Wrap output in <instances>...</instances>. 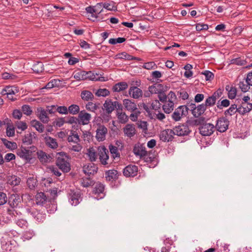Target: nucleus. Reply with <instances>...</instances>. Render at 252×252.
Returning a JSON list of instances; mask_svg holds the SVG:
<instances>
[{
	"instance_id": "obj_47",
	"label": "nucleus",
	"mask_w": 252,
	"mask_h": 252,
	"mask_svg": "<svg viewBox=\"0 0 252 252\" xmlns=\"http://www.w3.org/2000/svg\"><path fill=\"white\" fill-rule=\"evenodd\" d=\"M30 152L29 150H27L25 148H22L21 151L19 152L18 155L21 158L25 159H28L30 158Z\"/></svg>"
},
{
	"instance_id": "obj_32",
	"label": "nucleus",
	"mask_w": 252,
	"mask_h": 252,
	"mask_svg": "<svg viewBox=\"0 0 252 252\" xmlns=\"http://www.w3.org/2000/svg\"><path fill=\"white\" fill-rule=\"evenodd\" d=\"M88 74H89L83 70L76 71L73 73L74 78L78 81L86 80Z\"/></svg>"
},
{
	"instance_id": "obj_4",
	"label": "nucleus",
	"mask_w": 252,
	"mask_h": 252,
	"mask_svg": "<svg viewBox=\"0 0 252 252\" xmlns=\"http://www.w3.org/2000/svg\"><path fill=\"white\" fill-rule=\"evenodd\" d=\"M168 87L162 84L156 83L149 87V91L152 94H164Z\"/></svg>"
},
{
	"instance_id": "obj_54",
	"label": "nucleus",
	"mask_w": 252,
	"mask_h": 252,
	"mask_svg": "<svg viewBox=\"0 0 252 252\" xmlns=\"http://www.w3.org/2000/svg\"><path fill=\"white\" fill-rule=\"evenodd\" d=\"M225 90L228 92V94H237V89L235 87L233 86V85H226Z\"/></svg>"
},
{
	"instance_id": "obj_60",
	"label": "nucleus",
	"mask_w": 252,
	"mask_h": 252,
	"mask_svg": "<svg viewBox=\"0 0 252 252\" xmlns=\"http://www.w3.org/2000/svg\"><path fill=\"white\" fill-rule=\"evenodd\" d=\"M20 181L21 180L20 178L14 176L11 177V179L9 180V183L11 185L17 186L20 184Z\"/></svg>"
},
{
	"instance_id": "obj_27",
	"label": "nucleus",
	"mask_w": 252,
	"mask_h": 252,
	"mask_svg": "<svg viewBox=\"0 0 252 252\" xmlns=\"http://www.w3.org/2000/svg\"><path fill=\"white\" fill-rule=\"evenodd\" d=\"M128 84L126 82H121L116 84L112 88L113 92L120 93L126 89Z\"/></svg>"
},
{
	"instance_id": "obj_51",
	"label": "nucleus",
	"mask_w": 252,
	"mask_h": 252,
	"mask_svg": "<svg viewBox=\"0 0 252 252\" xmlns=\"http://www.w3.org/2000/svg\"><path fill=\"white\" fill-rule=\"evenodd\" d=\"M128 94H142V91L136 86L130 87L129 89Z\"/></svg>"
},
{
	"instance_id": "obj_30",
	"label": "nucleus",
	"mask_w": 252,
	"mask_h": 252,
	"mask_svg": "<svg viewBox=\"0 0 252 252\" xmlns=\"http://www.w3.org/2000/svg\"><path fill=\"white\" fill-rule=\"evenodd\" d=\"M116 115L120 123L125 124L127 122L128 120V116L126 114L125 112L122 111V109H118L117 110Z\"/></svg>"
},
{
	"instance_id": "obj_53",
	"label": "nucleus",
	"mask_w": 252,
	"mask_h": 252,
	"mask_svg": "<svg viewBox=\"0 0 252 252\" xmlns=\"http://www.w3.org/2000/svg\"><path fill=\"white\" fill-rule=\"evenodd\" d=\"M85 107L87 110L93 112H95L98 107L96 104L92 102H88Z\"/></svg>"
},
{
	"instance_id": "obj_37",
	"label": "nucleus",
	"mask_w": 252,
	"mask_h": 252,
	"mask_svg": "<svg viewBox=\"0 0 252 252\" xmlns=\"http://www.w3.org/2000/svg\"><path fill=\"white\" fill-rule=\"evenodd\" d=\"M32 126L34 127L39 132H43L44 129V126L37 120H32L31 122Z\"/></svg>"
},
{
	"instance_id": "obj_1",
	"label": "nucleus",
	"mask_w": 252,
	"mask_h": 252,
	"mask_svg": "<svg viewBox=\"0 0 252 252\" xmlns=\"http://www.w3.org/2000/svg\"><path fill=\"white\" fill-rule=\"evenodd\" d=\"M57 155L56 165L63 172H69L70 168L67 155L64 152L58 153Z\"/></svg>"
},
{
	"instance_id": "obj_9",
	"label": "nucleus",
	"mask_w": 252,
	"mask_h": 252,
	"mask_svg": "<svg viewBox=\"0 0 252 252\" xmlns=\"http://www.w3.org/2000/svg\"><path fill=\"white\" fill-rule=\"evenodd\" d=\"M215 126L213 124H204L200 128V133L203 136L211 135L214 131Z\"/></svg>"
},
{
	"instance_id": "obj_48",
	"label": "nucleus",
	"mask_w": 252,
	"mask_h": 252,
	"mask_svg": "<svg viewBox=\"0 0 252 252\" xmlns=\"http://www.w3.org/2000/svg\"><path fill=\"white\" fill-rule=\"evenodd\" d=\"M111 113H108L106 112L103 111L100 115L102 123H108L111 119Z\"/></svg>"
},
{
	"instance_id": "obj_36",
	"label": "nucleus",
	"mask_w": 252,
	"mask_h": 252,
	"mask_svg": "<svg viewBox=\"0 0 252 252\" xmlns=\"http://www.w3.org/2000/svg\"><path fill=\"white\" fill-rule=\"evenodd\" d=\"M102 110L108 113H111L114 110V106L111 102L106 101L103 104Z\"/></svg>"
},
{
	"instance_id": "obj_16",
	"label": "nucleus",
	"mask_w": 252,
	"mask_h": 252,
	"mask_svg": "<svg viewBox=\"0 0 252 252\" xmlns=\"http://www.w3.org/2000/svg\"><path fill=\"white\" fill-rule=\"evenodd\" d=\"M19 88L15 86H6L1 92V94H15L19 93Z\"/></svg>"
},
{
	"instance_id": "obj_33",
	"label": "nucleus",
	"mask_w": 252,
	"mask_h": 252,
	"mask_svg": "<svg viewBox=\"0 0 252 252\" xmlns=\"http://www.w3.org/2000/svg\"><path fill=\"white\" fill-rule=\"evenodd\" d=\"M123 104L125 106V108L129 111H134L135 110H137L136 105L133 102H132L129 99H125L123 101Z\"/></svg>"
},
{
	"instance_id": "obj_38",
	"label": "nucleus",
	"mask_w": 252,
	"mask_h": 252,
	"mask_svg": "<svg viewBox=\"0 0 252 252\" xmlns=\"http://www.w3.org/2000/svg\"><path fill=\"white\" fill-rule=\"evenodd\" d=\"M32 69L37 73H41L44 70L43 64L41 62H37L33 64Z\"/></svg>"
},
{
	"instance_id": "obj_57",
	"label": "nucleus",
	"mask_w": 252,
	"mask_h": 252,
	"mask_svg": "<svg viewBox=\"0 0 252 252\" xmlns=\"http://www.w3.org/2000/svg\"><path fill=\"white\" fill-rule=\"evenodd\" d=\"M201 74L205 76V79L207 81H211L214 79V74L209 70H205L202 72Z\"/></svg>"
},
{
	"instance_id": "obj_8",
	"label": "nucleus",
	"mask_w": 252,
	"mask_h": 252,
	"mask_svg": "<svg viewBox=\"0 0 252 252\" xmlns=\"http://www.w3.org/2000/svg\"><path fill=\"white\" fill-rule=\"evenodd\" d=\"M172 130L174 135H177L179 136L187 135L190 132L188 126L185 125L176 126Z\"/></svg>"
},
{
	"instance_id": "obj_6",
	"label": "nucleus",
	"mask_w": 252,
	"mask_h": 252,
	"mask_svg": "<svg viewBox=\"0 0 252 252\" xmlns=\"http://www.w3.org/2000/svg\"><path fill=\"white\" fill-rule=\"evenodd\" d=\"M92 119V115L86 112L85 110L81 111L78 116V122L80 125H87L89 124Z\"/></svg>"
},
{
	"instance_id": "obj_14",
	"label": "nucleus",
	"mask_w": 252,
	"mask_h": 252,
	"mask_svg": "<svg viewBox=\"0 0 252 252\" xmlns=\"http://www.w3.org/2000/svg\"><path fill=\"white\" fill-rule=\"evenodd\" d=\"M22 199L18 194H12L9 197L8 204L12 208L16 207L21 202Z\"/></svg>"
},
{
	"instance_id": "obj_34",
	"label": "nucleus",
	"mask_w": 252,
	"mask_h": 252,
	"mask_svg": "<svg viewBox=\"0 0 252 252\" xmlns=\"http://www.w3.org/2000/svg\"><path fill=\"white\" fill-rule=\"evenodd\" d=\"M97 5V6L103 7L109 11L115 10H116L117 8L116 6L115 5V3L114 2V1H111L110 2L98 3Z\"/></svg>"
},
{
	"instance_id": "obj_25",
	"label": "nucleus",
	"mask_w": 252,
	"mask_h": 252,
	"mask_svg": "<svg viewBox=\"0 0 252 252\" xmlns=\"http://www.w3.org/2000/svg\"><path fill=\"white\" fill-rule=\"evenodd\" d=\"M106 180L109 181H113L118 178V171L112 169L106 171L105 173Z\"/></svg>"
},
{
	"instance_id": "obj_23",
	"label": "nucleus",
	"mask_w": 252,
	"mask_h": 252,
	"mask_svg": "<svg viewBox=\"0 0 252 252\" xmlns=\"http://www.w3.org/2000/svg\"><path fill=\"white\" fill-rule=\"evenodd\" d=\"M205 122V119L203 117L199 116L194 118H191L189 121L188 124L191 126H197L203 125Z\"/></svg>"
},
{
	"instance_id": "obj_46",
	"label": "nucleus",
	"mask_w": 252,
	"mask_h": 252,
	"mask_svg": "<svg viewBox=\"0 0 252 252\" xmlns=\"http://www.w3.org/2000/svg\"><path fill=\"white\" fill-rule=\"evenodd\" d=\"M23 142L25 145H30L32 143V134L29 133L25 135L23 138Z\"/></svg>"
},
{
	"instance_id": "obj_18",
	"label": "nucleus",
	"mask_w": 252,
	"mask_h": 252,
	"mask_svg": "<svg viewBox=\"0 0 252 252\" xmlns=\"http://www.w3.org/2000/svg\"><path fill=\"white\" fill-rule=\"evenodd\" d=\"M252 110V102H242L241 105L238 107V113L242 115H244Z\"/></svg>"
},
{
	"instance_id": "obj_29",
	"label": "nucleus",
	"mask_w": 252,
	"mask_h": 252,
	"mask_svg": "<svg viewBox=\"0 0 252 252\" xmlns=\"http://www.w3.org/2000/svg\"><path fill=\"white\" fill-rule=\"evenodd\" d=\"M172 98L173 97L171 96V99L169 98L168 100L166 101L162 106L163 110L167 114H169L173 110L174 103L172 100Z\"/></svg>"
},
{
	"instance_id": "obj_56",
	"label": "nucleus",
	"mask_w": 252,
	"mask_h": 252,
	"mask_svg": "<svg viewBox=\"0 0 252 252\" xmlns=\"http://www.w3.org/2000/svg\"><path fill=\"white\" fill-rule=\"evenodd\" d=\"M68 148L70 150L79 152L82 150V146L78 143H75L74 145L70 144L68 146Z\"/></svg>"
},
{
	"instance_id": "obj_19",
	"label": "nucleus",
	"mask_w": 252,
	"mask_h": 252,
	"mask_svg": "<svg viewBox=\"0 0 252 252\" xmlns=\"http://www.w3.org/2000/svg\"><path fill=\"white\" fill-rule=\"evenodd\" d=\"M97 167L93 163H90L85 165L83 167V171L84 173L89 176L94 175L96 173Z\"/></svg>"
},
{
	"instance_id": "obj_5",
	"label": "nucleus",
	"mask_w": 252,
	"mask_h": 252,
	"mask_svg": "<svg viewBox=\"0 0 252 252\" xmlns=\"http://www.w3.org/2000/svg\"><path fill=\"white\" fill-rule=\"evenodd\" d=\"M229 125V121L224 117H221L219 118L216 125V128L220 132H223L225 131Z\"/></svg>"
},
{
	"instance_id": "obj_3",
	"label": "nucleus",
	"mask_w": 252,
	"mask_h": 252,
	"mask_svg": "<svg viewBox=\"0 0 252 252\" xmlns=\"http://www.w3.org/2000/svg\"><path fill=\"white\" fill-rule=\"evenodd\" d=\"M189 110V108L186 105L180 106L175 109L171 115V118L175 122L179 121L182 118L188 115Z\"/></svg>"
},
{
	"instance_id": "obj_10",
	"label": "nucleus",
	"mask_w": 252,
	"mask_h": 252,
	"mask_svg": "<svg viewBox=\"0 0 252 252\" xmlns=\"http://www.w3.org/2000/svg\"><path fill=\"white\" fill-rule=\"evenodd\" d=\"M107 128L103 125H99L96 130L95 137L98 141H103L105 139L107 133Z\"/></svg>"
},
{
	"instance_id": "obj_39",
	"label": "nucleus",
	"mask_w": 252,
	"mask_h": 252,
	"mask_svg": "<svg viewBox=\"0 0 252 252\" xmlns=\"http://www.w3.org/2000/svg\"><path fill=\"white\" fill-rule=\"evenodd\" d=\"M104 189V185L100 183H96L94 185L93 192L95 194H99L103 192Z\"/></svg>"
},
{
	"instance_id": "obj_45",
	"label": "nucleus",
	"mask_w": 252,
	"mask_h": 252,
	"mask_svg": "<svg viewBox=\"0 0 252 252\" xmlns=\"http://www.w3.org/2000/svg\"><path fill=\"white\" fill-rule=\"evenodd\" d=\"M184 68L186 70L184 76L187 78L191 77L193 74L192 72L190 70L192 68V66L188 63L184 67Z\"/></svg>"
},
{
	"instance_id": "obj_58",
	"label": "nucleus",
	"mask_w": 252,
	"mask_h": 252,
	"mask_svg": "<svg viewBox=\"0 0 252 252\" xmlns=\"http://www.w3.org/2000/svg\"><path fill=\"white\" fill-rule=\"evenodd\" d=\"M67 140L69 143H77L79 141V137L77 134H72L68 137Z\"/></svg>"
},
{
	"instance_id": "obj_63",
	"label": "nucleus",
	"mask_w": 252,
	"mask_h": 252,
	"mask_svg": "<svg viewBox=\"0 0 252 252\" xmlns=\"http://www.w3.org/2000/svg\"><path fill=\"white\" fill-rule=\"evenodd\" d=\"M144 68L147 69H155L157 67L156 63L153 62H148L145 63L143 66Z\"/></svg>"
},
{
	"instance_id": "obj_43",
	"label": "nucleus",
	"mask_w": 252,
	"mask_h": 252,
	"mask_svg": "<svg viewBox=\"0 0 252 252\" xmlns=\"http://www.w3.org/2000/svg\"><path fill=\"white\" fill-rule=\"evenodd\" d=\"M109 150L113 159H115L120 157V153L118 152V148L113 145L109 146Z\"/></svg>"
},
{
	"instance_id": "obj_41",
	"label": "nucleus",
	"mask_w": 252,
	"mask_h": 252,
	"mask_svg": "<svg viewBox=\"0 0 252 252\" xmlns=\"http://www.w3.org/2000/svg\"><path fill=\"white\" fill-rule=\"evenodd\" d=\"M239 86L242 92L246 93L250 89V86L251 85H250L248 82H246V80H245L243 81H240L239 83Z\"/></svg>"
},
{
	"instance_id": "obj_24",
	"label": "nucleus",
	"mask_w": 252,
	"mask_h": 252,
	"mask_svg": "<svg viewBox=\"0 0 252 252\" xmlns=\"http://www.w3.org/2000/svg\"><path fill=\"white\" fill-rule=\"evenodd\" d=\"M36 203L37 204L44 205L48 200V198L43 192H38L35 196Z\"/></svg>"
},
{
	"instance_id": "obj_20",
	"label": "nucleus",
	"mask_w": 252,
	"mask_h": 252,
	"mask_svg": "<svg viewBox=\"0 0 252 252\" xmlns=\"http://www.w3.org/2000/svg\"><path fill=\"white\" fill-rule=\"evenodd\" d=\"M61 81L59 79H52L40 90L41 92H43V90L45 89L49 90L53 88L59 87L61 85Z\"/></svg>"
},
{
	"instance_id": "obj_55",
	"label": "nucleus",
	"mask_w": 252,
	"mask_h": 252,
	"mask_svg": "<svg viewBox=\"0 0 252 252\" xmlns=\"http://www.w3.org/2000/svg\"><path fill=\"white\" fill-rule=\"evenodd\" d=\"M86 73H89L87 75L86 79H89L92 81L100 80L99 77L97 74L94 75L92 71H86Z\"/></svg>"
},
{
	"instance_id": "obj_62",
	"label": "nucleus",
	"mask_w": 252,
	"mask_h": 252,
	"mask_svg": "<svg viewBox=\"0 0 252 252\" xmlns=\"http://www.w3.org/2000/svg\"><path fill=\"white\" fill-rule=\"evenodd\" d=\"M7 201V197L6 194L3 192H0V206L5 204Z\"/></svg>"
},
{
	"instance_id": "obj_17",
	"label": "nucleus",
	"mask_w": 252,
	"mask_h": 252,
	"mask_svg": "<svg viewBox=\"0 0 252 252\" xmlns=\"http://www.w3.org/2000/svg\"><path fill=\"white\" fill-rule=\"evenodd\" d=\"M69 201L74 206L78 204L81 199V194L80 191H72L70 194Z\"/></svg>"
},
{
	"instance_id": "obj_2",
	"label": "nucleus",
	"mask_w": 252,
	"mask_h": 252,
	"mask_svg": "<svg viewBox=\"0 0 252 252\" xmlns=\"http://www.w3.org/2000/svg\"><path fill=\"white\" fill-rule=\"evenodd\" d=\"M97 151L100 163L106 167H109L112 161L109 158L108 150L104 146H99Z\"/></svg>"
},
{
	"instance_id": "obj_12",
	"label": "nucleus",
	"mask_w": 252,
	"mask_h": 252,
	"mask_svg": "<svg viewBox=\"0 0 252 252\" xmlns=\"http://www.w3.org/2000/svg\"><path fill=\"white\" fill-rule=\"evenodd\" d=\"M190 107L191 109L192 114L194 117L200 116L206 110V105L204 104H200L195 106V104H191Z\"/></svg>"
},
{
	"instance_id": "obj_42",
	"label": "nucleus",
	"mask_w": 252,
	"mask_h": 252,
	"mask_svg": "<svg viewBox=\"0 0 252 252\" xmlns=\"http://www.w3.org/2000/svg\"><path fill=\"white\" fill-rule=\"evenodd\" d=\"M68 112L72 115H76L80 112L79 106L76 104H72L68 107Z\"/></svg>"
},
{
	"instance_id": "obj_40",
	"label": "nucleus",
	"mask_w": 252,
	"mask_h": 252,
	"mask_svg": "<svg viewBox=\"0 0 252 252\" xmlns=\"http://www.w3.org/2000/svg\"><path fill=\"white\" fill-rule=\"evenodd\" d=\"M237 112H238V108H237L236 104H233L231 105L229 108L225 111L224 114L226 116H231L235 114Z\"/></svg>"
},
{
	"instance_id": "obj_28",
	"label": "nucleus",
	"mask_w": 252,
	"mask_h": 252,
	"mask_svg": "<svg viewBox=\"0 0 252 252\" xmlns=\"http://www.w3.org/2000/svg\"><path fill=\"white\" fill-rule=\"evenodd\" d=\"M37 113L39 119L44 123H47L49 121V117L47 111L42 108L37 109Z\"/></svg>"
},
{
	"instance_id": "obj_15",
	"label": "nucleus",
	"mask_w": 252,
	"mask_h": 252,
	"mask_svg": "<svg viewBox=\"0 0 252 252\" xmlns=\"http://www.w3.org/2000/svg\"><path fill=\"white\" fill-rule=\"evenodd\" d=\"M123 132L125 136L131 138L136 133V129L134 125L127 124L123 128Z\"/></svg>"
},
{
	"instance_id": "obj_22",
	"label": "nucleus",
	"mask_w": 252,
	"mask_h": 252,
	"mask_svg": "<svg viewBox=\"0 0 252 252\" xmlns=\"http://www.w3.org/2000/svg\"><path fill=\"white\" fill-rule=\"evenodd\" d=\"M109 91L106 89H93V92L85 90L81 92V94H109Z\"/></svg>"
},
{
	"instance_id": "obj_44",
	"label": "nucleus",
	"mask_w": 252,
	"mask_h": 252,
	"mask_svg": "<svg viewBox=\"0 0 252 252\" xmlns=\"http://www.w3.org/2000/svg\"><path fill=\"white\" fill-rule=\"evenodd\" d=\"M2 141L3 142V144L6 148L11 150L16 149L17 148V146L15 142L9 141L5 139H2Z\"/></svg>"
},
{
	"instance_id": "obj_35",
	"label": "nucleus",
	"mask_w": 252,
	"mask_h": 252,
	"mask_svg": "<svg viewBox=\"0 0 252 252\" xmlns=\"http://www.w3.org/2000/svg\"><path fill=\"white\" fill-rule=\"evenodd\" d=\"M6 123V134L8 137H12L15 135V127L12 123Z\"/></svg>"
},
{
	"instance_id": "obj_61",
	"label": "nucleus",
	"mask_w": 252,
	"mask_h": 252,
	"mask_svg": "<svg viewBox=\"0 0 252 252\" xmlns=\"http://www.w3.org/2000/svg\"><path fill=\"white\" fill-rule=\"evenodd\" d=\"M218 107L220 109H221L222 107H227L230 104V101L228 99H223L220 102V101L218 102Z\"/></svg>"
},
{
	"instance_id": "obj_52",
	"label": "nucleus",
	"mask_w": 252,
	"mask_h": 252,
	"mask_svg": "<svg viewBox=\"0 0 252 252\" xmlns=\"http://www.w3.org/2000/svg\"><path fill=\"white\" fill-rule=\"evenodd\" d=\"M16 127L19 129L24 131L26 130L27 127V125L25 122L23 121H17L15 123Z\"/></svg>"
},
{
	"instance_id": "obj_50",
	"label": "nucleus",
	"mask_w": 252,
	"mask_h": 252,
	"mask_svg": "<svg viewBox=\"0 0 252 252\" xmlns=\"http://www.w3.org/2000/svg\"><path fill=\"white\" fill-rule=\"evenodd\" d=\"M27 183L29 188L31 189H32L36 185L37 181L34 178L30 177L27 179Z\"/></svg>"
},
{
	"instance_id": "obj_7",
	"label": "nucleus",
	"mask_w": 252,
	"mask_h": 252,
	"mask_svg": "<svg viewBox=\"0 0 252 252\" xmlns=\"http://www.w3.org/2000/svg\"><path fill=\"white\" fill-rule=\"evenodd\" d=\"M46 145L52 149H57L59 147L58 142L56 138L48 135L47 132L42 135Z\"/></svg>"
},
{
	"instance_id": "obj_13",
	"label": "nucleus",
	"mask_w": 252,
	"mask_h": 252,
	"mask_svg": "<svg viewBox=\"0 0 252 252\" xmlns=\"http://www.w3.org/2000/svg\"><path fill=\"white\" fill-rule=\"evenodd\" d=\"M138 167L135 165H129L123 170L124 175L126 177H134L137 174Z\"/></svg>"
},
{
	"instance_id": "obj_49",
	"label": "nucleus",
	"mask_w": 252,
	"mask_h": 252,
	"mask_svg": "<svg viewBox=\"0 0 252 252\" xmlns=\"http://www.w3.org/2000/svg\"><path fill=\"white\" fill-rule=\"evenodd\" d=\"M32 215L33 217L38 221H41L44 218V216L40 213L37 210H32Z\"/></svg>"
},
{
	"instance_id": "obj_31",
	"label": "nucleus",
	"mask_w": 252,
	"mask_h": 252,
	"mask_svg": "<svg viewBox=\"0 0 252 252\" xmlns=\"http://www.w3.org/2000/svg\"><path fill=\"white\" fill-rule=\"evenodd\" d=\"M89 159L91 162H94L97 159L98 152L97 153L95 150L93 148H90L87 150V153Z\"/></svg>"
},
{
	"instance_id": "obj_21",
	"label": "nucleus",
	"mask_w": 252,
	"mask_h": 252,
	"mask_svg": "<svg viewBox=\"0 0 252 252\" xmlns=\"http://www.w3.org/2000/svg\"><path fill=\"white\" fill-rule=\"evenodd\" d=\"M37 155L38 159L42 163L49 162L52 159L50 155H47L46 153L42 151L37 152Z\"/></svg>"
},
{
	"instance_id": "obj_64",
	"label": "nucleus",
	"mask_w": 252,
	"mask_h": 252,
	"mask_svg": "<svg viewBox=\"0 0 252 252\" xmlns=\"http://www.w3.org/2000/svg\"><path fill=\"white\" fill-rule=\"evenodd\" d=\"M22 109L23 113L27 116L30 115L32 113V110H31L30 107L28 105H23L22 107Z\"/></svg>"
},
{
	"instance_id": "obj_59",
	"label": "nucleus",
	"mask_w": 252,
	"mask_h": 252,
	"mask_svg": "<svg viewBox=\"0 0 252 252\" xmlns=\"http://www.w3.org/2000/svg\"><path fill=\"white\" fill-rule=\"evenodd\" d=\"M216 101V97L214 95H211L209 96L206 100V104L205 105L211 106L214 105Z\"/></svg>"
},
{
	"instance_id": "obj_11",
	"label": "nucleus",
	"mask_w": 252,
	"mask_h": 252,
	"mask_svg": "<svg viewBox=\"0 0 252 252\" xmlns=\"http://www.w3.org/2000/svg\"><path fill=\"white\" fill-rule=\"evenodd\" d=\"M174 135L172 129H165L160 132L159 138L163 142H169L173 139Z\"/></svg>"
},
{
	"instance_id": "obj_26",
	"label": "nucleus",
	"mask_w": 252,
	"mask_h": 252,
	"mask_svg": "<svg viewBox=\"0 0 252 252\" xmlns=\"http://www.w3.org/2000/svg\"><path fill=\"white\" fill-rule=\"evenodd\" d=\"M133 152L135 156H139L140 158L145 157L147 154L145 148L139 145H135L133 148Z\"/></svg>"
}]
</instances>
